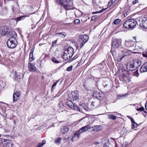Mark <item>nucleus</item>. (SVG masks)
I'll list each match as a JSON object with an SVG mask.
<instances>
[{"label": "nucleus", "instance_id": "obj_1", "mask_svg": "<svg viewBox=\"0 0 147 147\" xmlns=\"http://www.w3.org/2000/svg\"><path fill=\"white\" fill-rule=\"evenodd\" d=\"M136 24L144 28H147V18L146 17H140L137 19H131L126 21L123 24L124 28L133 29Z\"/></svg>", "mask_w": 147, "mask_h": 147}, {"label": "nucleus", "instance_id": "obj_2", "mask_svg": "<svg viewBox=\"0 0 147 147\" xmlns=\"http://www.w3.org/2000/svg\"><path fill=\"white\" fill-rule=\"evenodd\" d=\"M17 40L16 38H10L9 39L7 42L8 48L11 49L15 48L17 45Z\"/></svg>", "mask_w": 147, "mask_h": 147}, {"label": "nucleus", "instance_id": "obj_3", "mask_svg": "<svg viewBox=\"0 0 147 147\" xmlns=\"http://www.w3.org/2000/svg\"><path fill=\"white\" fill-rule=\"evenodd\" d=\"M79 40L81 42L80 47L82 48L83 47L85 44L88 41L89 37L86 34L80 35L79 37Z\"/></svg>", "mask_w": 147, "mask_h": 147}, {"label": "nucleus", "instance_id": "obj_4", "mask_svg": "<svg viewBox=\"0 0 147 147\" xmlns=\"http://www.w3.org/2000/svg\"><path fill=\"white\" fill-rule=\"evenodd\" d=\"M122 40L121 39H114L112 42V49L119 47L121 45Z\"/></svg>", "mask_w": 147, "mask_h": 147}, {"label": "nucleus", "instance_id": "obj_5", "mask_svg": "<svg viewBox=\"0 0 147 147\" xmlns=\"http://www.w3.org/2000/svg\"><path fill=\"white\" fill-rule=\"evenodd\" d=\"M122 74L119 77L120 80L123 82L127 81L129 82V79L128 77L126 76V74H127V71L125 70H122Z\"/></svg>", "mask_w": 147, "mask_h": 147}, {"label": "nucleus", "instance_id": "obj_6", "mask_svg": "<svg viewBox=\"0 0 147 147\" xmlns=\"http://www.w3.org/2000/svg\"><path fill=\"white\" fill-rule=\"evenodd\" d=\"M67 105L73 110L80 111V109L77 105L74 104L71 100H67L66 101Z\"/></svg>", "mask_w": 147, "mask_h": 147}, {"label": "nucleus", "instance_id": "obj_7", "mask_svg": "<svg viewBox=\"0 0 147 147\" xmlns=\"http://www.w3.org/2000/svg\"><path fill=\"white\" fill-rule=\"evenodd\" d=\"M2 143L3 146L5 147H12V142L9 140L3 139L2 140Z\"/></svg>", "mask_w": 147, "mask_h": 147}, {"label": "nucleus", "instance_id": "obj_8", "mask_svg": "<svg viewBox=\"0 0 147 147\" xmlns=\"http://www.w3.org/2000/svg\"><path fill=\"white\" fill-rule=\"evenodd\" d=\"M92 96L94 98H95L97 100H99L103 99L104 98V96L102 93L96 91L93 92Z\"/></svg>", "mask_w": 147, "mask_h": 147}, {"label": "nucleus", "instance_id": "obj_9", "mask_svg": "<svg viewBox=\"0 0 147 147\" xmlns=\"http://www.w3.org/2000/svg\"><path fill=\"white\" fill-rule=\"evenodd\" d=\"M8 28L6 26H3L0 27V35L1 36L5 35L8 31Z\"/></svg>", "mask_w": 147, "mask_h": 147}, {"label": "nucleus", "instance_id": "obj_10", "mask_svg": "<svg viewBox=\"0 0 147 147\" xmlns=\"http://www.w3.org/2000/svg\"><path fill=\"white\" fill-rule=\"evenodd\" d=\"M78 92L76 91V92H72V93L69 94V98L71 100H76L78 99V96L77 94Z\"/></svg>", "mask_w": 147, "mask_h": 147}, {"label": "nucleus", "instance_id": "obj_11", "mask_svg": "<svg viewBox=\"0 0 147 147\" xmlns=\"http://www.w3.org/2000/svg\"><path fill=\"white\" fill-rule=\"evenodd\" d=\"M91 128L92 127L91 125H88L82 127L79 130V131L80 133H83L87 131H89V130H90Z\"/></svg>", "mask_w": 147, "mask_h": 147}, {"label": "nucleus", "instance_id": "obj_12", "mask_svg": "<svg viewBox=\"0 0 147 147\" xmlns=\"http://www.w3.org/2000/svg\"><path fill=\"white\" fill-rule=\"evenodd\" d=\"M21 92L20 91H17L14 93L13 95V101H16L19 99Z\"/></svg>", "mask_w": 147, "mask_h": 147}, {"label": "nucleus", "instance_id": "obj_13", "mask_svg": "<svg viewBox=\"0 0 147 147\" xmlns=\"http://www.w3.org/2000/svg\"><path fill=\"white\" fill-rule=\"evenodd\" d=\"M127 68L128 70L131 71H133L136 69L135 67L134 66L132 61H131L127 64Z\"/></svg>", "mask_w": 147, "mask_h": 147}, {"label": "nucleus", "instance_id": "obj_14", "mask_svg": "<svg viewBox=\"0 0 147 147\" xmlns=\"http://www.w3.org/2000/svg\"><path fill=\"white\" fill-rule=\"evenodd\" d=\"M134 66L135 67L136 69L139 67L141 65V61L139 59L134 60L132 61Z\"/></svg>", "mask_w": 147, "mask_h": 147}, {"label": "nucleus", "instance_id": "obj_15", "mask_svg": "<svg viewBox=\"0 0 147 147\" xmlns=\"http://www.w3.org/2000/svg\"><path fill=\"white\" fill-rule=\"evenodd\" d=\"M125 45L127 47H130L133 46L134 45V42L131 40H125Z\"/></svg>", "mask_w": 147, "mask_h": 147}, {"label": "nucleus", "instance_id": "obj_16", "mask_svg": "<svg viewBox=\"0 0 147 147\" xmlns=\"http://www.w3.org/2000/svg\"><path fill=\"white\" fill-rule=\"evenodd\" d=\"M66 53H67L69 54L72 57L73 54H74V49L72 47H68L67 50H65Z\"/></svg>", "mask_w": 147, "mask_h": 147}, {"label": "nucleus", "instance_id": "obj_17", "mask_svg": "<svg viewBox=\"0 0 147 147\" xmlns=\"http://www.w3.org/2000/svg\"><path fill=\"white\" fill-rule=\"evenodd\" d=\"M71 57V56L69 54H67V53H66L65 51L63 53V54L62 56L63 58L65 60L69 59Z\"/></svg>", "mask_w": 147, "mask_h": 147}, {"label": "nucleus", "instance_id": "obj_18", "mask_svg": "<svg viewBox=\"0 0 147 147\" xmlns=\"http://www.w3.org/2000/svg\"><path fill=\"white\" fill-rule=\"evenodd\" d=\"M140 71L141 73L147 71V62L144 64L140 68Z\"/></svg>", "mask_w": 147, "mask_h": 147}, {"label": "nucleus", "instance_id": "obj_19", "mask_svg": "<svg viewBox=\"0 0 147 147\" xmlns=\"http://www.w3.org/2000/svg\"><path fill=\"white\" fill-rule=\"evenodd\" d=\"M28 67L30 71L31 72H34L36 69V67L33 65L32 63H28Z\"/></svg>", "mask_w": 147, "mask_h": 147}, {"label": "nucleus", "instance_id": "obj_20", "mask_svg": "<svg viewBox=\"0 0 147 147\" xmlns=\"http://www.w3.org/2000/svg\"><path fill=\"white\" fill-rule=\"evenodd\" d=\"M9 35L10 36V38H16V37L17 36V34L15 31L9 32Z\"/></svg>", "mask_w": 147, "mask_h": 147}, {"label": "nucleus", "instance_id": "obj_21", "mask_svg": "<svg viewBox=\"0 0 147 147\" xmlns=\"http://www.w3.org/2000/svg\"><path fill=\"white\" fill-rule=\"evenodd\" d=\"M69 130V128L68 127H63L61 129V132L63 134L67 132Z\"/></svg>", "mask_w": 147, "mask_h": 147}, {"label": "nucleus", "instance_id": "obj_22", "mask_svg": "<svg viewBox=\"0 0 147 147\" xmlns=\"http://www.w3.org/2000/svg\"><path fill=\"white\" fill-rule=\"evenodd\" d=\"M33 50L31 49L29 55V61L30 62L32 61L34 59V58L33 57Z\"/></svg>", "mask_w": 147, "mask_h": 147}, {"label": "nucleus", "instance_id": "obj_23", "mask_svg": "<svg viewBox=\"0 0 147 147\" xmlns=\"http://www.w3.org/2000/svg\"><path fill=\"white\" fill-rule=\"evenodd\" d=\"M27 16H28L26 15L22 16L16 18L15 20L17 22H18L21 20H24L26 17Z\"/></svg>", "mask_w": 147, "mask_h": 147}, {"label": "nucleus", "instance_id": "obj_24", "mask_svg": "<svg viewBox=\"0 0 147 147\" xmlns=\"http://www.w3.org/2000/svg\"><path fill=\"white\" fill-rule=\"evenodd\" d=\"M129 52V51L127 50H126V51H125V50H124V51H122L121 52L122 53V57H123V58L124 57L126 56L129 55V53H128Z\"/></svg>", "mask_w": 147, "mask_h": 147}, {"label": "nucleus", "instance_id": "obj_25", "mask_svg": "<svg viewBox=\"0 0 147 147\" xmlns=\"http://www.w3.org/2000/svg\"><path fill=\"white\" fill-rule=\"evenodd\" d=\"M93 80V81H92V84L95 85V87H96L97 86V82L98 80V79L97 78L94 77Z\"/></svg>", "mask_w": 147, "mask_h": 147}, {"label": "nucleus", "instance_id": "obj_26", "mask_svg": "<svg viewBox=\"0 0 147 147\" xmlns=\"http://www.w3.org/2000/svg\"><path fill=\"white\" fill-rule=\"evenodd\" d=\"M100 126L97 125L92 127V132L93 131H96L100 130Z\"/></svg>", "mask_w": 147, "mask_h": 147}, {"label": "nucleus", "instance_id": "obj_27", "mask_svg": "<svg viewBox=\"0 0 147 147\" xmlns=\"http://www.w3.org/2000/svg\"><path fill=\"white\" fill-rule=\"evenodd\" d=\"M46 141L45 140L42 141V143H39L36 147H42L45 143Z\"/></svg>", "mask_w": 147, "mask_h": 147}, {"label": "nucleus", "instance_id": "obj_28", "mask_svg": "<svg viewBox=\"0 0 147 147\" xmlns=\"http://www.w3.org/2000/svg\"><path fill=\"white\" fill-rule=\"evenodd\" d=\"M108 117L109 119L113 120H115L116 118V117L114 115H108Z\"/></svg>", "mask_w": 147, "mask_h": 147}, {"label": "nucleus", "instance_id": "obj_29", "mask_svg": "<svg viewBox=\"0 0 147 147\" xmlns=\"http://www.w3.org/2000/svg\"><path fill=\"white\" fill-rule=\"evenodd\" d=\"M51 61L53 62L56 63H59V61H57L56 59L54 57H53L52 58Z\"/></svg>", "mask_w": 147, "mask_h": 147}, {"label": "nucleus", "instance_id": "obj_30", "mask_svg": "<svg viewBox=\"0 0 147 147\" xmlns=\"http://www.w3.org/2000/svg\"><path fill=\"white\" fill-rule=\"evenodd\" d=\"M107 9V8H106L105 9H103L100 11H96L95 12H92V14H96V13H102V12L104 11L105 10H106Z\"/></svg>", "mask_w": 147, "mask_h": 147}, {"label": "nucleus", "instance_id": "obj_31", "mask_svg": "<svg viewBox=\"0 0 147 147\" xmlns=\"http://www.w3.org/2000/svg\"><path fill=\"white\" fill-rule=\"evenodd\" d=\"M121 21V20L120 19H117L115 20L113 22V23L115 24V25H117Z\"/></svg>", "mask_w": 147, "mask_h": 147}, {"label": "nucleus", "instance_id": "obj_32", "mask_svg": "<svg viewBox=\"0 0 147 147\" xmlns=\"http://www.w3.org/2000/svg\"><path fill=\"white\" fill-rule=\"evenodd\" d=\"M61 34L64 36L65 37L66 36V35H65V32H63L60 33H57L55 35L60 36Z\"/></svg>", "mask_w": 147, "mask_h": 147}, {"label": "nucleus", "instance_id": "obj_33", "mask_svg": "<svg viewBox=\"0 0 147 147\" xmlns=\"http://www.w3.org/2000/svg\"><path fill=\"white\" fill-rule=\"evenodd\" d=\"M61 140V138H58L55 140V142L56 143H59Z\"/></svg>", "mask_w": 147, "mask_h": 147}, {"label": "nucleus", "instance_id": "obj_34", "mask_svg": "<svg viewBox=\"0 0 147 147\" xmlns=\"http://www.w3.org/2000/svg\"><path fill=\"white\" fill-rule=\"evenodd\" d=\"M94 8L95 9H98H98H100V7H99L96 4H93Z\"/></svg>", "mask_w": 147, "mask_h": 147}, {"label": "nucleus", "instance_id": "obj_35", "mask_svg": "<svg viewBox=\"0 0 147 147\" xmlns=\"http://www.w3.org/2000/svg\"><path fill=\"white\" fill-rule=\"evenodd\" d=\"M98 102H96L92 101V106H95V107H97L98 105V102H99L98 101Z\"/></svg>", "mask_w": 147, "mask_h": 147}, {"label": "nucleus", "instance_id": "obj_36", "mask_svg": "<svg viewBox=\"0 0 147 147\" xmlns=\"http://www.w3.org/2000/svg\"><path fill=\"white\" fill-rule=\"evenodd\" d=\"M127 95H126V94L124 95L123 94L118 95H117V99H119L120 98H121L124 97Z\"/></svg>", "mask_w": 147, "mask_h": 147}, {"label": "nucleus", "instance_id": "obj_37", "mask_svg": "<svg viewBox=\"0 0 147 147\" xmlns=\"http://www.w3.org/2000/svg\"><path fill=\"white\" fill-rule=\"evenodd\" d=\"M105 142H107V143H105L104 145H105L103 146V147H109V146L107 145V144L109 143V141L108 140H107V139L105 140Z\"/></svg>", "mask_w": 147, "mask_h": 147}, {"label": "nucleus", "instance_id": "obj_38", "mask_svg": "<svg viewBox=\"0 0 147 147\" xmlns=\"http://www.w3.org/2000/svg\"><path fill=\"white\" fill-rule=\"evenodd\" d=\"M72 66L71 65L67 68L66 70L68 71H71L72 70Z\"/></svg>", "mask_w": 147, "mask_h": 147}, {"label": "nucleus", "instance_id": "obj_39", "mask_svg": "<svg viewBox=\"0 0 147 147\" xmlns=\"http://www.w3.org/2000/svg\"><path fill=\"white\" fill-rule=\"evenodd\" d=\"M134 75L137 77H138L139 75V74L138 72V70H137L133 72Z\"/></svg>", "mask_w": 147, "mask_h": 147}, {"label": "nucleus", "instance_id": "obj_40", "mask_svg": "<svg viewBox=\"0 0 147 147\" xmlns=\"http://www.w3.org/2000/svg\"><path fill=\"white\" fill-rule=\"evenodd\" d=\"M137 124L136 123H133L132 125L131 129H133L137 126Z\"/></svg>", "mask_w": 147, "mask_h": 147}, {"label": "nucleus", "instance_id": "obj_41", "mask_svg": "<svg viewBox=\"0 0 147 147\" xmlns=\"http://www.w3.org/2000/svg\"><path fill=\"white\" fill-rule=\"evenodd\" d=\"M59 82V80L58 81H56V82H55L53 84V85L52 86V90H53V87L55 86L57 84V83L58 82Z\"/></svg>", "mask_w": 147, "mask_h": 147}, {"label": "nucleus", "instance_id": "obj_42", "mask_svg": "<svg viewBox=\"0 0 147 147\" xmlns=\"http://www.w3.org/2000/svg\"><path fill=\"white\" fill-rule=\"evenodd\" d=\"M136 109L138 111H144V108L143 107H140L139 109Z\"/></svg>", "mask_w": 147, "mask_h": 147}, {"label": "nucleus", "instance_id": "obj_43", "mask_svg": "<svg viewBox=\"0 0 147 147\" xmlns=\"http://www.w3.org/2000/svg\"><path fill=\"white\" fill-rule=\"evenodd\" d=\"M74 22L75 24H78L80 22V20L79 19H76L74 21Z\"/></svg>", "mask_w": 147, "mask_h": 147}, {"label": "nucleus", "instance_id": "obj_44", "mask_svg": "<svg viewBox=\"0 0 147 147\" xmlns=\"http://www.w3.org/2000/svg\"><path fill=\"white\" fill-rule=\"evenodd\" d=\"M80 132L79 131L78 132H77L76 133H76V136H77V137H78V138H79L80 137Z\"/></svg>", "mask_w": 147, "mask_h": 147}, {"label": "nucleus", "instance_id": "obj_45", "mask_svg": "<svg viewBox=\"0 0 147 147\" xmlns=\"http://www.w3.org/2000/svg\"><path fill=\"white\" fill-rule=\"evenodd\" d=\"M138 2H139L138 0H135V1H133L132 4L133 5H135L136 3H138Z\"/></svg>", "mask_w": 147, "mask_h": 147}, {"label": "nucleus", "instance_id": "obj_46", "mask_svg": "<svg viewBox=\"0 0 147 147\" xmlns=\"http://www.w3.org/2000/svg\"><path fill=\"white\" fill-rule=\"evenodd\" d=\"M76 133H74V135L72 138V141H73L74 140V139L76 137Z\"/></svg>", "mask_w": 147, "mask_h": 147}, {"label": "nucleus", "instance_id": "obj_47", "mask_svg": "<svg viewBox=\"0 0 147 147\" xmlns=\"http://www.w3.org/2000/svg\"><path fill=\"white\" fill-rule=\"evenodd\" d=\"M91 79L90 78L89 79H88L87 80H86L85 81V82L86 83H87L88 82H91Z\"/></svg>", "mask_w": 147, "mask_h": 147}, {"label": "nucleus", "instance_id": "obj_48", "mask_svg": "<svg viewBox=\"0 0 147 147\" xmlns=\"http://www.w3.org/2000/svg\"><path fill=\"white\" fill-rule=\"evenodd\" d=\"M57 40H55L52 42V45L53 46H54L55 44H56Z\"/></svg>", "mask_w": 147, "mask_h": 147}, {"label": "nucleus", "instance_id": "obj_49", "mask_svg": "<svg viewBox=\"0 0 147 147\" xmlns=\"http://www.w3.org/2000/svg\"><path fill=\"white\" fill-rule=\"evenodd\" d=\"M98 16L97 15H94L92 16V20H95L97 18Z\"/></svg>", "mask_w": 147, "mask_h": 147}, {"label": "nucleus", "instance_id": "obj_50", "mask_svg": "<svg viewBox=\"0 0 147 147\" xmlns=\"http://www.w3.org/2000/svg\"><path fill=\"white\" fill-rule=\"evenodd\" d=\"M78 55H76L73 58H72V60H74L76 59V58H78Z\"/></svg>", "mask_w": 147, "mask_h": 147}, {"label": "nucleus", "instance_id": "obj_51", "mask_svg": "<svg viewBox=\"0 0 147 147\" xmlns=\"http://www.w3.org/2000/svg\"><path fill=\"white\" fill-rule=\"evenodd\" d=\"M142 55L144 57H147V53H143Z\"/></svg>", "mask_w": 147, "mask_h": 147}, {"label": "nucleus", "instance_id": "obj_52", "mask_svg": "<svg viewBox=\"0 0 147 147\" xmlns=\"http://www.w3.org/2000/svg\"><path fill=\"white\" fill-rule=\"evenodd\" d=\"M131 122L132 124L133 123H136L135 122L133 118H131Z\"/></svg>", "mask_w": 147, "mask_h": 147}, {"label": "nucleus", "instance_id": "obj_53", "mask_svg": "<svg viewBox=\"0 0 147 147\" xmlns=\"http://www.w3.org/2000/svg\"><path fill=\"white\" fill-rule=\"evenodd\" d=\"M123 57L122 56H121V57H120L118 59L117 61H121V60H122V59H123Z\"/></svg>", "mask_w": 147, "mask_h": 147}, {"label": "nucleus", "instance_id": "obj_54", "mask_svg": "<svg viewBox=\"0 0 147 147\" xmlns=\"http://www.w3.org/2000/svg\"><path fill=\"white\" fill-rule=\"evenodd\" d=\"M113 4V3H112V2H109L108 4V6H111L112 4Z\"/></svg>", "mask_w": 147, "mask_h": 147}, {"label": "nucleus", "instance_id": "obj_55", "mask_svg": "<svg viewBox=\"0 0 147 147\" xmlns=\"http://www.w3.org/2000/svg\"><path fill=\"white\" fill-rule=\"evenodd\" d=\"M145 108L147 110V101L146 102L145 104Z\"/></svg>", "mask_w": 147, "mask_h": 147}, {"label": "nucleus", "instance_id": "obj_56", "mask_svg": "<svg viewBox=\"0 0 147 147\" xmlns=\"http://www.w3.org/2000/svg\"><path fill=\"white\" fill-rule=\"evenodd\" d=\"M117 0H111V1L113 4Z\"/></svg>", "mask_w": 147, "mask_h": 147}, {"label": "nucleus", "instance_id": "obj_57", "mask_svg": "<svg viewBox=\"0 0 147 147\" xmlns=\"http://www.w3.org/2000/svg\"><path fill=\"white\" fill-rule=\"evenodd\" d=\"M127 13H124V16L125 17H126L127 16Z\"/></svg>", "mask_w": 147, "mask_h": 147}, {"label": "nucleus", "instance_id": "obj_58", "mask_svg": "<svg viewBox=\"0 0 147 147\" xmlns=\"http://www.w3.org/2000/svg\"><path fill=\"white\" fill-rule=\"evenodd\" d=\"M99 143L98 142H96V143H94L93 144L94 145H96V144H98Z\"/></svg>", "mask_w": 147, "mask_h": 147}, {"label": "nucleus", "instance_id": "obj_59", "mask_svg": "<svg viewBox=\"0 0 147 147\" xmlns=\"http://www.w3.org/2000/svg\"><path fill=\"white\" fill-rule=\"evenodd\" d=\"M133 38L134 39L136 40V36L134 37Z\"/></svg>", "mask_w": 147, "mask_h": 147}, {"label": "nucleus", "instance_id": "obj_60", "mask_svg": "<svg viewBox=\"0 0 147 147\" xmlns=\"http://www.w3.org/2000/svg\"><path fill=\"white\" fill-rule=\"evenodd\" d=\"M91 72V71L90 70H89L88 71V73H89V72Z\"/></svg>", "mask_w": 147, "mask_h": 147}, {"label": "nucleus", "instance_id": "obj_61", "mask_svg": "<svg viewBox=\"0 0 147 147\" xmlns=\"http://www.w3.org/2000/svg\"><path fill=\"white\" fill-rule=\"evenodd\" d=\"M144 111V113H147V112L146 111Z\"/></svg>", "mask_w": 147, "mask_h": 147}, {"label": "nucleus", "instance_id": "obj_62", "mask_svg": "<svg viewBox=\"0 0 147 147\" xmlns=\"http://www.w3.org/2000/svg\"><path fill=\"white\" fill-rule=\"evenodd\" d=\"M11 7H12V10H13V6H12H12H11Z\"/></svg>", "mask_w": 147, "mask_h": 147}, {"label": "nucleus", "instance_id": "obj_63", "mask_svg": "<svg viewBox=\"0 0 147 147\" xmlns=\"http://www.w3.org/2000/svg\"><path fill=\"white\" fill-rule=\"evenodd\" d=\"M92 20V17H91V21Z\"/></svg>", "mask_w": 147, "mask_h": 147}, {"label": "nucleus", "instance_id": "obj_64", "mask_svg": "<svg viewBox=\"0 0 147 147\" xmlns=\"http://www.w3.org/2000/svg\"><path fill=\"white\" fill-rule=\"evenodd\" d=\"M107 86V85H105V86Z\"/></svg>", "mask_w": 147, "mask_h": 147}]
</instances>
